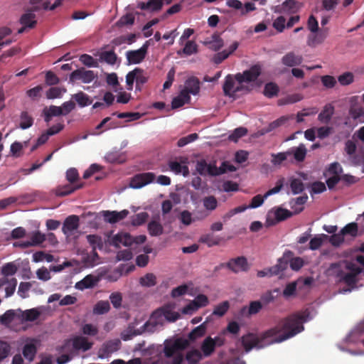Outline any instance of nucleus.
<instances>
[{
  "mask_svg": "<svg viewBox=\"0 0 364 364\" xmlns=\"http://www.w3.org/2000/svg\"><path fill=\"white\" fill-rule=\"evenodd\" d=\"M279 90V87L277 84L268 82L264 86L263 93L266 97L272 98L278 95Z\"/></svg>",
  "mask_w": 364,
  "mask_h": 364,
  "instance_id": "e433bc0d",
  "label": "nucleus"
},
{
  "mask_svg": "<svg viewBox=\"0 0 364 364\" xmlns=\"http://www.w3.org/2000/svg\"><path fill=\"white\" fill-rule=\"evenodd\" d=\"M73 98L80 107H85L92 103L88 95L82 92H79L73 95Z\"/></svg>",
  "mask_w": 364,
  "mask_h": 364,
  "instance_id": "c03bdc74",
  "label": "nucleus"
},
{
  "mask_svg": "<svg viewBox=\"0 0 364 364\" xmlns=\"http://www.w3.org/2000/svg\"><path fill=\"white\" fill-rule=\"evenodd\" d=\"M290 188L293 194H299L304 190V184L299 178H292L290 179Z\"/></svg>",
  "mask_w": 364,
  "mask_h": 364,
  "instance_id": "4c0bfd02",
  "label": "nucleus"
},
{
  "mask_svg": "<svg viewBox=\"0 0 364 364\" xmlns=\"http://www.w3.org/2000/svg\"><path fill=\"white\" fill-rule=\"evenodd\" d=\"M334 107L331 104L326 105L318 116V119L323 124H328L334 114Z\"/></svg>",
  "mask_w": 364,
  "mask_h": 364,
  "instance_id": "412c9836",
  "label": "nucleus"
},
{
  "mask_svg": "<svg viewBox=\"0 0 364 364\" xmlns=\"http://www.w3.org/2000/svg\"><path fill=\"white\" fill-rule=\"evenodd\" d=\"M73 347L75 350H82L87 351L92 346V343L89 342L87 338L83 336H75L72 340Z\"/></svg>",
  "mask_w": 364,
  "mask_h": 364,
  "instance_id": "aec40b11",
  "label": "nucleus"
},
{
  "mask_svg": "<svg viewBox=\"0 0 364 364\" xmlns=\"http://www.w3.org/2000/svg\"><path fill=\"white\" fill-rule=\"evenodd\" d=\"M148 46H149L146 42L138 50L127 51L126 53V57L129 64L140 63L146 57Z\"/></svg>",
  "mask_w": 364,
  "mask_h": 364,
  "instance_id": "6e6552de",
  "label": "nucleus"
},
{
  "mask_svg": "<svg viewBox=\"0 0 364 364\" xmlns=\"http://www.w3.org/2000/svg\"><path fill=\"white\" fill-rule=\"evenodd\" d=\"M357 145L353 140L348 139L345 142L344 151L349 156H352L356 153Z\"/></svg>",
  "mask_w": 364,
  "mask_h": 364,
  "instance_id": "bf43d9fd",
  "label": "nucleus"
},
{
  "mask_svg": "<svg viewBox=\"0 0 364 364\" xmlns=\"http://www.w3.org/2000/svg\"><path fill=\"white\" fill-rule=\"evenodd\" d=\"M80 60L85 65L88 67L97 68L98 63L95 59H94L91 55L87 54H83L80 56Z\"/></svg>",
  "mask_w": 364,
  "mask_h": 364,
  "instance_id": "0e129e2a",
  "label": "nucleus"
},
{
  "mask_svg": "<svg viewBox=\"0 0 364 364\" xmlns=\"http://www.w3.org/2000/svg\"><path fill=\"white\" fill-rule=\"evenodd\" d=\"M186 358L189 364H197L202 359V354L198 350L193 349L186 353Z\"/></svg>",
  "mask_w": 364,
  "mask_h": 364,
  "instance_id": "ea45409f",
  "label": "nucleus"
},
{
  "mask_svg": "<svg viewBox=\"0 0 364 364\" xmlns=\"http://www.w3.org/2000/svg\"><path fill=\"white\" fill-rule=\"evenodd\" d=\"M302 62L303 57L292 51L286 53L282 58V63L287 67H296L300 65Z\"/></svg>",
  "mask_w": 364,
  "mask_h": 364,
  "instance_id": "2eb2a0df",
  "label": "nucleus"
},
{
  "mask_svg": "<svg viewBox=\"0 0 364 364\" xmlns=\"http://www.w3.org/2000/svg\"><path fill=\"white\" fill-rule=\"evenodd\" d=\"M137 73H141V68H136L127 74L126 82L127 85V90H132L133 89L134 82L136 81Z\"/></svg>",
  "mask_w": 364,
  "mask_h": 364,
  "instance_id": "de8ad7c7",
  "label": "nucleus"
},
{
  "mask_svg": "<svg viewBox=\"0 0 364 364\" xmlns=\"http://www.w3.org/2000/svg\"><path fill=\"white\" fill-rule=\"evenodd\" d=\"M156 180V174L152 172L136 173L130 178L129 186L134 189L141 188Z\"/></svg>",
  "mask_w": 364,
  "mask_h": 364,
  "instance_id": "7ed1b4c3",
  "label": "nucleus"
},
{
  "mask_svg": "<svg viewBox=\"0 0 364 364\" xmlns=\"http://www.w3.org/2000/svg\"><path fill=\"white\" fill-rule=\"evenodd\" d=\"M149 218V214L146 212H141L132 216V224L134 226L143 225Z\"/></svg>",
  "mask_w": 364,
  "mask_h": 364,
  "instance_id": "49530a36",
  "label": "nucleus"
},
{
  "mask_svg": "<svg viewBox=\"0 0 364 364\" xmlns=\"http://www.w3.org/2000/svg\"><path fill=\"white\" fill-rule=\"evenodd\" d=\"M80 226V218L76 215H69L63 222L62 231L67 236L72 235L74 230L78 229Z\"/></svg>",
  "mask_w": 364,
  "mask_h": 364,
  "instance_id": "9d476101",
  "label": "nucleus"
},
{
  "mask_svg": "<svg viewBox=\"0 0 364 364\" xmlns=\"http://www.w3.org/2000/svg\"><path fill=\"white\" fill-rule=\"evenodd\" d=\"M215 347L213 338L207 337L202 343L201 350L205 357H208L215 351Z\"/></svg>",
  "mask_w": 364,
  "mask_h": 364,
  "instance_id": "c85d7f7f",
  "label": "nucleus"
},
{
  "mask_svg": "<svg viewBox=\"0 0 364 364\" xmlns=\"http://www.w3.org/2000/svg\"><path fill=\"white\" fill-rule=\"evenodd\" d=\"M133 243V237L127 232H120L115 235L111 241V245L119 247L120 245L130 246Z\"/></svg>",
  "mask_w": 364,
  "mask_h": 364,
  "instance_id": "dca6fc26",
  "label": "nucleus"
},
{
  "mask_svg": "<svg viewBox=\"0 0 364 364\" xmlns=\"http://www.w3.org/2000/svg\"><path fill=\"white\" fill-rule=\"evenodd\" d=\"M262 68L259 65H254L249 70H245L242 73H237L235 80L239 84L242 82H251L255 81L260 75Z\"/></svg>",
  "mask_w": 364,
  "mask_h": 364,
  "instance_id": "39448f33",
  "label": "nucleus"
},
{
  "mask_svg": "<svg viewBox=\"0 0 364 364\" xmlns=\"http://www.w3.org/2000/svg\"><path fill=\"white\" fill-rule=\"evenodd\" d=\"M183 53L186 55H191L193 53H197L198 51V46L194 41H188L185 44L184 48H183Z\"/></svg>",
  "mask_w": 364,
  "mask_h": 364,
  "instance_id": "e2e57ef3",
  "label": "nucleus"
},
{
  "mask_svg": "<svg viewBox=\"0 0 364 364\" xmlns=\"http://www.w3.org/2000/svg\"><path fill=\"white\" fill-rule=\"evenodd\" d=\"M184 89L189 93L196 95L200 91V81L196 77H191L185 82Z\"/></svg>",
  "mask_w": 364,
  "mask_h": 364,
  "instance_id": "5701e85b",
  "label": "nucleus"
},
{
  "mask_svg": "<svg viewBox=\"0 0 364 364\" xmlns=\"http://www.w3.org/2000/svg\"><path fill=\"white\" fill-rule=\"evenodd\" d=\"M20 23L26 27L32 28L35 27L37 23L36 15L32 11L26 12L21 16Z\"/></svg>",
  "mask_w": 364,
  "mask_h": 364,
  "instance_id": "bb28decb",
  "label": "nucleus"
},
{
  "mask_svg": "<svg viewBox=\"0 0 364 364\" xmlns=\"http://www.w3.org/2000/svg\"><path fill=\"white\" fill-rule=\"evenodd\" d=\"M354 80V75L352 73L346 72L338 77V81L341 85L346 86L351 84Z\"/></svg>",
  "mask_w": 364,
  "mask_h": 364,
  "instance_id": "5fc2aeb1",
  "label": "nucleus"
},
{
  "mask_svg": "<svg viewBox=\"0 0 364 364\" xmlns=\"http://www.w3.org/2000/svg\"><path fill=\"white\" fill-rule=\"evenodd\" d=\"M352 165L355 166H360L364 164V149L355 154L349 158Z\"/></svg>",
  "mask_w": 364,
  "mask_h": 364,
  "instance_id": "13d9d810",
  "label": "nucleus"
},
{
  "mask_svg": "<svg viewBox=\"0 0 364 364\" xmlns=\"http://www.w3.org/2000/svg\"><path fill=\"white\" fill-rule=\"evenodd\" d=\"M336 277L339 278V282H343L348 286V289H343L344 292L350 291L356 287L358 279L357 275H355V274L344 273L342 270H339Z\"/></svg>",
  "mask_w": 364,
  "mask_h": 364,
  "instance_id": "9b49d317",
  "label": "nucleus"
},
{
  "mask_svg": "<svg viewBox=\"0 0 364 364\" xmlns=\"http://www.w3.org/2000/svg\"><path fill=\"white\" fill-rule=\"evenodd\" d=\"M200 242L208 245V247H213L214 245H218L220 242V240L215 238L214 236L211 234H206L200 237Z\"/></svg>",
  "mask_w": 364,
  "mask_h": 364,
  "instance_id": "680f3d73",
  "label": "nucleus"
},
{
  "mask_svg": "<svg viewBox=\"0 0 364 364\" xmlns=\"http://www.w3.org/2000/svg\"><path fill=\"white\" fill-rule=\"evenodd\" d=\"M187 345V341H185L184 345L182 346H180L179 342L176 341L174 344L171 346H166L164 348V354L166 357L171 358L173 355V354L176 353V351L178 349L183 348Z\"/></svg>",
  "mask_w": 364,
  "mask_h": 364,
  "instance_id": "09e8293b",
  "label": "nucleus"
},
{
  "mask_svg": "<svg viewBox=\"0 0 364 364\" xmlns=\"http://www.w3.org/2000/svg\"><path fill=\"white\" fill-rule=\"evenodd\" d=\"M96 77L92 70H86L82 68L77 69L70 75V81L73 82L76 80H81L84 83H90Z\"/></svg>",
  "mask_w": 364,
  "mask_h": 364,
  "instance_id": "0eeeda50",
  "label": "nucleus"
},
{
  "mask_svg": "<svg viewBox=\"0 0 364 364\" xmlns=\"http://www.w3.org/2000/svg\"><path fill=\"white\" fill-rule=\"evenodd\" d=\"M17 272L16 266L12 262H9L4 264L1 269V273L4 276H11Z\"/></svg>",
  "mask_w": 364,
  "mask_h": 364,
  "instance_id": "338daca9",
  "label": "nucleus"
},
{
  "mask_svg": "<svg viewBox=\"0 0 364 364\" xmlns=\"http://www.w3.org/2000/svg\"><path fill=\"white\" fill-rule=\"evenodd\" d=\"M288 153L289 156L293 155L296 161L302 162L306 158L307 149L304 144H300L298 146L289 149Z\"/></svg>",
  "mask_w": 364,
  "mask_h": 364,
  "instance_id": "a211bd4d",
  "label": "nucleus"
},
{
  "mask_svg": "<svg viewBox=\"0 0 364 364\" xmlns=\"http://www.w3.org/2000/svg\"><path fill=\"white\" fill-rule=\"evenodd\" d=\"M20 119L19 127L22 129H28L33 124V118L26 111L21 113Z\"/></svg>",
  "mask_w": 364,
  "mask_h": 364,
  "instance_id": "473e14b6",
  "label": "nucleus"
},
{
  "mask_svg": "<svg viewBox=\"0 0 364 364\" xmlns=\"http://www.w3.org/2000/svg\"><path fill=\"white\" fill-rule=\"evenodd\" d=\"M46 241L45 234L41 233L40 231H36L32 233L31 236V242L33 247L38 246Z\"/></svg>",
  "mask_w": 364,
  "mask_h": 364,
  "instance_id": "864d4df0",
  "label": "nucleus"
},
{
  "mask_svg": "<svg viewBox=\"0 0 364 364\" xmlns=\"http://www.w3.org/2000/svg\"><path fill=\"white\" fill-rule=\"evenodd\" d=\"M283 3L286 13L294 14L299 9L298 3L295 0H286Z\"/></svg>",
  "mask_w": 364,
  "mask_h": 364,
  "instance_id": "052dcab7",
  "label": "nucleus"
},
{
  "mask_svg": "<svg viewBox=\"0 0 364 364\" xmlns=\"http://www.w3.org/2000/svg\"><path fill=\"white\" fill-rule=\"evenodd\" d=\"M100 58V60L106 62L109 65L115 64L117 59V56L113 50L102 52Z\"/></svg>",
  "mask_w": 364,
  "mask_h": 364,
  "instance_id": "a18cd8bd",
  "label": "nucleus"
},
{
  "mask_svg": "<svg viewBox=\"0 0 364 364\" xmlns=\"http://www.w3.org/2000/svg\"><path fill=\"white\" fill-rule=\"evenodd\" d=\"M287 253L284 254L282 258L279 259L278 263L269 268L268 272H269V277L273 275H277L283 270L286 269L288 265L289 257H286Z\"/></svg>",
  "mask_w": 364,
  "mask_h": 364,
  "instance_id": "4be33fe9",
  "label": "nucleus"
},
{
  "mask_svg": "<svg viewBox=\"0 0 364 364\" xmlns=\"http://www.w3.org/2000/svg\"><path fill=\"white\" fill-rule=\"evenodd\" d=\"M6 283L8 285L5 288L6 297H10L12 296L16 290V287L17 285V279L16 278H12L11 279H7Z\"/></svg>",
  "mask_w": 364,
  "mask_h": 364,
  "instance_id": "6e6d98bb",
  "label": "nucleus"
},
{
  "mask_svg": "<svg viewBox=\"0 0 364 364\" xmlns=\"http://www.w3.org/2000/svg\"><path fill=\"white\" fill-rule=\"evenodd\" d=\"M225 267L234 273L239 272H247L250 269L247 259L244 256L237 257L230 259L226 263H221L220 267Z\"/></svg>",
  "mask_w": 364,
  "mask_h": 364,
  "instance_id": "20e7f679",
  "label": "nucleus"
},
{
  "mask_svg": "<svg viewBox=\"0 0 364 364\" xmlns=\"http://www.w3.org/2000/svg\"><path fill=\"white\" fill-rule=\"evenodd\" d=\"M105 159L107 162L111 164H122L125 161V156L118 151L107 153Z\"/></svg>",
  "mask_w": 364,
  "mask_h": 364,
  "instance_id": "cd10ccee",
  "label": "nucleus"
},
{
  "mask_svg": "<svg viewBox=\"0 0 364 364\" xmlns=\"http://www.w3.org/2000/svg\"><path fill=\"white\" fill-rule=\"evenodd\" d=\"M84 186V183H80L75 186L67 184L65 186H60L55 190V194L58 196L63 197L70 195L75 191L82 188Z\"/></svg>",
  "mask_w": 364,
  "mask_h": 364,
  "instance_id": "6ab92c4d",
  "label": "nucleus"
},
{
  "mask_svg": "<svg viewBox=\"0 0 364 364\" xmlns=\"http://www.w3.org/2000/svg\"><path fill=\"white\" fill-rule=\"evenodd\" d=\"M204 44L212 50L218 51L224 45L223 40L220 37L219 34L214 33L211 36L210 41H206Z\"/></svg>",
  "mask_w": 364,
  "mask_h": 364,
  "instance_id": "393cba45",
  "label": "nucleus"
},
{
  "mask_svg": "<svg viewBox=\"0 0 364 364\" xmlns=\"http://www.w3.org/2000/svg\"><path fill=\"white\" fill-rule=\"evenodd\" d=\"M110 310V305L108 301H99L93 308V314L97 315L105 314Z\"/></svg>",
  "mask_w": 364,
  "mask_h": 364,
  "instance_id": "2f4dec72",
  "label": "nucleus"
},
{
  "mask_svg": "<svg viewBox=\"0 0 364 364\" xmlns=\"http://www.w3.org/2000/svg\"><path fill=\"white\" fill-rule=\"evenodd\" d=\"M198 138V134H196V133L191 134H189V135H188L186 136L181 138L178 141L177 145L179 147H183V146L187 145L188 144L194 141Z\"/></svg>",
  "mask_w": 364,
  "mask_h": 364,
  "instance_id": "69168bd1",
  "label": "nucleus"
},
{
  "mask_svg": "<svg viewBox=\"0 0 364 364\" xmlns=\"http://www.w3.org/2000/svg\"><path fill=\"white\" fill-rule=\"evenodd\" d=\"M293 213L287 209L282 208H277L274 211L275 219L277 222L283 221L287 218L291 217Z\"/></svg>",
  "mask_w": 364,
  "mask_h": 364,
  "instance_id": "37998d69",
  "label": "nucleus"
},
{
  "mask_svg": "<svg viewBox=\"0 0 364 364\" xmlns=\"http://www.w3.org/2000/svg\"><path fill=\"white\" fill-rule=\"evenodd\" d=\"M307 27L313 33L308 38L307 44L309 46L314 47L322 43L328 35V28H322L319 29L318 21L313 15H311L308 18Z\"/></svg>",
  "mask_w": 364,
  "mask_h": 364,
  "instance_id": "f03ea898",
  "label": "nucleus"
},
{
  "mask_svg": "<svg viewBox=\"0 0 364 364\" xmlns=\"http://www.w3.org/2000/svg\"><path fill=\"white\" fill-rule=\"evenodd\" d=\"M279 289H274L273 290L267 291L262 294L261 302L264 305H267L274 301L278 296Z\"/></svg>",
  "mask_w": 364,
  "mask_h": 364,
  "instance_id": "72a5a7b5",
  "label": "nucleus"
},
{
  "mask_svg": "<svg viewBox=\"0 0 364 364\" xmlns=\"http://www.w3.org/2000/svg\"><path fill=\"white\" fill-rule=\"evenodd\" d=\"M24 318L28 321H34L38 318L40 316V311L36 309H31L26 310L23 313Z\"/></svg>",
  "mask_w": 364,
  "mask_h": 364,
  "instance_id": "774afa93",
  "label": "nucleus"
},
{
  "mask_svg": "<svg viewBox=\"0 0 364 364\" xmlns=\"http://www.w3.org/2000/svg\"><path fill=\"white\" fill-rule=\"evenodd\" d=\"M148 231L151 236H159L163 233L164 228L160 223L152 220L148 224Z\"/></svg>",
  "mask_w": 364,
  "mask_h": 364,
  "instance_id": "f704fd0d",
  "label": "nucleus"
},
{
  "mask_svg": "<svg viewBox=\"0 0 364 364\" xmlns=\"http://www.w3.org/2000/svg\"><path fill=\"white\" fill-rule=\"evenodd\" d=\"M357 97H353L350 100V106L349 108V114L355 120L364 122V107L357 102H353L356 100Z\"/></svg>",
  "mask_w": 364,
  "mask_h": 364,
  "instance_id": "4468645a",
  "label": "nucleus"
},
{
  "mask_svg": "<svg viewBox=\"0 0 364 364\" xmlns=\"http://www.w3.org/2000/svg\"><path fill=\"white\" fill-rule=\"evenodd\" d=\"M306 311L296 313L281 319L277 326L259 336L250 333L241 338L242 344L246 352L253 348H262L273 343H282L304 330V323L308 320Z\"/></svg>",
  "mask_w": 364,
  "mask_h": 364,
  "instance_id": "f257e3e1",
  "label": "nucleus"
},
{
  "mask_svg": "<svg viewBox=\"0 0 364 364\" xmlns=\"http://www.w3.org/2000/svg\"><path fill=\"white\" fill-rule=\"evenodd\" d=\"M207 328L206 322H203L198 326L196 327L194 329L191 331V332L188 334L189 340L194 341L197 338L203 336L205 334Z\"/></svg>",
  "mask_w": 364,
  "mask_h": 364,
  "instance_id": "c756f323",
  "label": "nucleus"
},
{
  "mask_svg": "<svg viewBox=\"0 0 364 364\" xmlns=\"http://www.w3.org/2000/svg\"><path fill=\"white\" fill-rule=\"evenodd\" d=\"M139 283L143 287H154L156 284V277L153 273H147L140 278Z\"/></svg>",
  "mask_w": 364,
  "mask_h": 364,
  "instance_id": "c9c22d12",
  "label": "nucleus"
},
{
  "mask_svg": "<svg viewBox=\"0 0 364 364\" xmlns=\"http://www.w3.org/2000/svg\"><path fill=\"white\" fill-rule=\"evenodd\" d=\"M129 214L127 210H123L120 212L104 210L102 211V215L105 220L109 223H116L124 218H125Z\"/></svg>",
  "mask_w": 364,
  "mask_h": 364,
  "instance_id": "ddd939ff",
  "label": "nucleus"
},
{
  "mask_svg": "<svg viewBox=\"0 0 364 364\" xmlns=\"http://www.w3.org/2000/svg\"><path fill=\"white\" fill-rule=\"evenodd\" d=\"M23 355L29 362L33 360L37 353V348L33 343H26L23 348Z\"/></svg>",
  "mask_w": 364,
  "mask_h": 364,
  "instance_id": "7c9ffc66",
  "label": "nucleus"
},
{
  "mask_svg": "<svg viewBox=\"0 0 364 364\" xmlns=\"http://www.w3.org/2000/svg\"><path fill=\"white\" fill-rule=\"evenodd\" d=\"M229 309L230 302L228 301H224L215 306L213 314L220 317L223 316Z\"/></svg>",
  "mask_w": 364,
  "mask_h": 364,
  "instance_id": "a19ab883",
  "label": "nucleus"
},
{
  "mask_svg": "<svg viewBox=\"0 0 364 364\" xmlns=\"http://www.w3.org/2000/svg\"><path fill=\"white\" fill-rule=\"evenodd\" d=\"M293 118L294 115L282 116L279 119L269 123L267 127L261 129L259 131V135H264L269 132H271L281 126L286 125V124L289 121V119H291Z\"/></svg>",
  "mask_w": 364,
  "mask_h": 364,
  "instance_id": "f8f14e48",
  "label": "nucleus"
},
{
  "mask_svg": "<svg viewBox=\"0 0 364 364\" xmlns=\"http://www.w3.org/2000/svg\"><path fill=\"white\" fill-rule=\"evenodd\" d=\"M202 203L204 208L208 213H204L201 218H206L210 214V213L214 211L218 205V200L214 196H208L203 197L202 198Z\"/></svg>",
  "mask_w": 364,
  "mask_h": 364,
  "instance_id": "f3484780",
  "label": "nucleus"
},
{
  "mask_svg": "<svg viewBox=\"0 0 364 364\" xmlns=\"http://www.w3.org/2000/svg\"><path fill=\"white\" fill-rule=\"evenodd\" d=\"M97 282L95 277L92 274H88L84 277L82 280L75 284V287L79 290H84L93 287Z\"/></svg>",
  "mask_w": 364,
  "mask_h": 364,
  "instance_id": "a878e982",
  "label": "nucleus"
},
{
  "mask_svg": "<svg viewBox=\"0 0 364 364\" xmlns=\"http://www.w3.org/2000/svg\"><path fill=\"white\" fill-rule=\"evenodd\" d=\"M247 133V129L245 127L236 128L233 132L229 135L228 139L232 141H237V140L245 136Z\"/></svg>",
  "mask_w": 364,
  "mask_h": 364,
  "instance_id": "603ef678",
  "label": "nucleus"
},
{
  "mask_svg": "<svg viewBox=\"0 0 364 364\" xmlns=\"http://www.w3.org/2000/svg\"><path fill=\"white\" fill-rule=\"evenodd\" d=\"M14 310H8L4 314L0 316V323L3 325H9L12 322L15 317Z\"/></svg>",
  "mask_w": 364,
  "mask_h": 364,
  "instance_id": "4d7b16f0",
  "label": "nucleus"
},
{
  "mask_svg": "<svg viewBox=\"0 0 364 364\" xmlns=\"http://www.w3.org/2000/svg\"><path fill=\"white\" fill-rule=\"evenodd\" d=\"M235 75H228L225 77V82L223 86V90L225 96L232 97L235 95L242 91L245 87L242 84H235Z\"/></svg>",
  "mask_w": 364,
  "mask_h": 364,
  "instance_id": "423d86ee",
  "label": "nucleus"
},
{
  "mask_svg": "<svg viewBox=\"0 0 364 364\" xmlns=\"http://www.w3.org/2000/svg\"><path fill=\"white\" fill-rule=\"evenodd\" d=\"M30 3L33 6V11H38L41 9L50 10V8L53 6H49V0H31ZM53 9H51V11Z\"/></svg>",
  "mask_w": 364,
  "mask_h": 364,
  "instance_id": "3c124183",
  "label": "nucleus"
},
{
  "mask_svg": "<svg viewBox=\"0 0 364 364\" xmlns=\"http://www.w3.org/2000/svg\"><path fill=\"white\" fill-rule=\"evenodd\" d=\"M341 231L342 234L345 236L346 235H349L353 237L358 235V227L356 223H350L347 224L345 227H343Z\"/></svg>",
  "mask_w": 364,
  "mask_h": 364,
  "instance_id": "79ce46f5",
  "label": "nucleus"
},
{
  "mask_svg": "<svg viewBox=\"0 0 364 364\" xmlns=\"http://www.w3.org/2000/svg\"><path fill=\"white\" fill-rule=\"evenodd\" d=\"M121 341L116 338L105 342L99 350L100 358H107L110 354L117 351L121 347Z\"/></svg>",
  "mask_w": 364,
  "mask_h": 364,
  "instance_id": "1a4fd4ad",
  "label": "nucleus"
},
{
  "mask_svg": "<svg viewBox=\"0 0 364 364\" xmlns=\"http://www.w3.org/2000/svg\"><path fill=\"white\" fill-rule=\"evenodd\" d=\"M86 237L92 249L102 250L103 248V242L100 236L97 235H88Z\"/></svg>",
  "mask_w": 364,
  "mask_h": 364,
  "instance_id": "58836bf2",
  "label": "nucleus"
},
{
  "mask_svg": "<svg viewBox=\"0 0 364 364\" xmlns=\"http://www.w3.org/2000/svg\"><path fill=\"white\" fill-rule=\"evenodd\" d=\"M66 92L65 88L52 87L46 92L48 99H55L61 97L62 94Z\"/></svg>",
  "mask_w": 364,
  "mask_h": 364,
  "instance_id": "8fccbe9b",
  "label": "nucleus"
},
{
  "mask_svg": "<svg viewBox=\"0 0 364 364\" xmlns=\"http://www.w3.org/2000/svg\"><path fill=\"white\" fill-rule=\"evenodd\" d=\"M150 323L149 321L146 322L140 329L132 330L129 328L127 331L122 333L121 338L123 341H129L131 340L134 336L141 334L143 332L148 330V327Z\"/></svg>",
  "mask_w": 364,
  "mask_h": 364,
  "instance_id": "b1692460",
  "label": "nucleus"
}]
</instances>
